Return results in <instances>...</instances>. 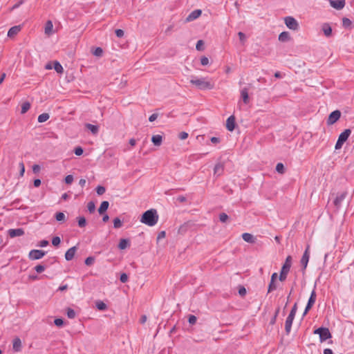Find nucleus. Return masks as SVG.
<instances>
[{
    "instance_id": "8fccbe9b",
    "label": "nucleus",
    "mask_w": 354,
    "mask_h": 354,
    "mask_svg": "<svg viewBox=\"0 0 354 354\" xmlns=\"http://www.w3.org/2000/svg\"><path fill=\"white\" fill-rule=\"evenodd\" d=\"M106 192V189L103 186H101V185H98L97 187H96V192L98 195H102L103 194H104Z\"/></svg>"
},
{
    "instance_id": "0eeeda50",
    "label": "nucleus",
    "mask_w": 354,
    "mask_h": 354,
    "mask_svg": "<svg viewBox=\"0 0 354 354\" xmlns=\"http://www.w3.org/2000/svg\"><path fill=\"white\" fill-rule=\"evenodd\" d=\"M341 117V112L339 110L333 111L330 113L327 120V124L332 125L335 124Z\"/></svg>"
},
{
    "instance_id": "6ab92c4d",
    "label": "nucleus",
    "mask_w": 354,
    "mask_h": 354,
    "mask_svg": "<svg viewBox=\"0 0 354 354\" xmlns=\"http://www.w3.org/2000/svg\"><path fill=\"white\" fill-rule=\"evenodd\" d=\"M322 30L326 37H329L332 35V28L328 23H324L322 25Z\"/></svg>"
},
{
    "instance_id": "c756f323",
    "label": "nucleus",
    "mask_w": 354,
    "mask_h": 354,
    "mask_svg": "<svg viewBox=\"0 0 354 354\" xmlns=\"http://www.w3.org/2000/svg\"><path fill=\"white\" fill-rule=\"evenodd\" d=\"M53 68L57 73L62 74L64 72V68L58 61L53 62Z\"/></svg>"
},
{
    "instance_id": "cd10ccee",
    "label": "nucleus",
    "mask_w": 354,
    "mask_h": 354,
    "mask_svg": "<svg viewBox=\"0 0 354 354\" xmlns=\"http://www.w3.org/2000/svg\"><path fill=\"white\" fill-rule=\"evenodd\" d=\"M129 245H130V242H129V239H121L119 242V244H118V248L120 250H124Z\"/></svg>"
},
{
    "instance_id": "72a5a7b5",
    "label": "nucleus",
    "mask_w": 354,
    "mask_h": 354,
    "mask_svg": "<svg viewBox=\"0 0 354 354\" xmlns=\"http://www.w3.org/2000/svg\"><path fill=\"white\" fill-rule=\"evenodd\" d=\"M96 308L100 310H105L107 308V306L102 301H97L95 303Z\"/></svg>"
},
{
    "instance_id": "a211bd4d",
    "label": "nucleus",
    "mask_w": 354,
    "mask_h": 354,
    "mask_svg": "<svg viewBox=\"0 0 354 354\" xmlns=\"http://www.w3.org/2000/svg\"><path fill=\"white\" fill-rule=\"evenodd\" d=\"M77 250V247L73 246L69 248L65 253V259L66 261H71L73 259L75 252Z\"/></svg>"
},
{
    "instance_id": "c9c22d12",
    "label": "nucleus",
    "mask_w": 354,
    "mask_h": 354,
    "mask_svg": "<svg viewBox=\"0 0 354 354\" xmlns=\"http://www.w3.org/2000/svg\"><path fill=\"white\" fill-rule=\"evenodd\" d=\"M78 226L80 227H84L86 225V220L84 216H79L77 218Z\"/></svg>"
},
{
    "instance_id": "393cba45",
    "label": "nucleus",
    "mask_w": 354,
    "mask_h": 354,
    "mask_svg": "<svg viewBox=\"0 0 354 354\" xmlns=\"http://www.w3.org/2000/svg\"><path fill=\"white\" fill-rule=\"evenodd\" d=\"M85 127L86 129L89 130L93 135H96L99 132V127L97 125H94L90 123H86Z\"/></svg>"
},
{
    "instance_id": "b1692460",
    "label": "nucleus",
    "mask_w": 354,
    "mask_h": 354,
    "mask_svg": "<svg viewBox=\"0 0 354 354\" xmlns=\"http://www.w3.org/2000/svg\"><path fill=\"white\" fill-rule=\"evenodd\" d=\"M109 206V203L106 201H102L100 204V207L98 208L97 211L100 214H104L106 213V210L108 209Z\"/></svg>"
},
{
    "instance_id": "69168bd1",
    "label": "nucleus",
    "mask_w": 354,
    "mask_h": 354,
    "mask_svg": "<svg viewBox=\"0 0 354 354\" xmlns=\"http://www.w3.org/2000/svg\"><path fill=\"white\" fill-rule=\"evenodd\" d=\"M188 137V133L187 132H185V131H182L179 133L178 135V138L180 139V140H185Z\"/></svg>"
},
{
    "instance_id": "7c9ffc66",
    "label": "nucleus",
    "mask_w": 354,
    "mask_h": 354,
    "mask_svg": "<svg viewBox=\"0 0 354 354\" xmlns=\"http://www.w3.org/2000/svg\"><path fill=\"white\" fill-rule=\"evenodd\" d=\"M342 26L344 28H345L346 29H351L352 28V22L348 18L344 17L342 19Z\"/></svg>"
},
{
    "instance_id": "5701e85b",
    "label": "nucleus",
    "mask_w": 354,
    "mask_h": 354,
    "mask_svg": "<svg viewBox=\"0 0 354 354\" xmlns=\"http://www.w3.org/2000/svg\"><path fill=\"white\" fill-rule=\"evenodd\" d=\"M21 30V27L20 26H12L11 27L8 32V37H14L15 35H17L18 32Z\"/></svg>"
},
{
    "instance_id": "3c124183",
    "label": "nucleus",
    "mask_w": 354,
    "mask_h": 354,
    "mask_svg": "<svg viewBox=\"0 0 354 354\" xmlns=\"http://www.w3.org/2000/svg\"><path fill=\"white\" fill-rule=\"evenodd\" d=\"M61 243V239L59 236H54L52 239V244L55 246V247H57L59 246V245Z\"/></svg>"
},
{
    "instance_id": "e2e57ef3",
    "label": "nucleus",
    "mask_w": 354,
    "mask_h": 354,
    "mask_svg": "<svg viewBox=\"0 0 354 354\" xmlns=\"http://www.w3.org/2000/svg\"><path fill=\"white\" fill-rule=\"evenodd\" d=\"M208 63H209V59L207 57L203 56L201 58V64L203 66H206L208 64Z\"/></svg>"
},
{
    "instance_id": "79ce46f5",
    "label": "nucleus",
    "mask_w": 354,
    "mask_h": 354,
    "mask_svg": "<svg viewBox=\"0 0 354 354\" xmlns=\"http://www.w3.org/2000/svg\"><path fill=\"white\" fill-rule=\"evenodd\" d=\"M122 222L118 217H116L115 218H114L113 227L115 228H120L122 227Z\"/></svg>"
},
{
    "instance_id": "a18cd8bd",
    "label": "nucleus",
    "mask_w": 354,
    "mask_h": 354,
    "mask_svg": "<svg viewBox=\"0 0 354 354\" xmlns=\"http://www.w3.org/2000/svg\"><path fill=\"white\" fill-rule=\"evenodd\" d=\"M54 324L57 327H62L64 326V319L62 318H56L54 320Z\"/></svg>"
},
{
    "instance_id": "bb28decb",
    "label": "nucleus",
    "mask_w": 354,
    "mask_h": 354,
    "mask_svg": "<svg viewBox=\"0 0 354 354\" xmlns=\"http://www.w3.org/2000/svg\"><path fill=\"white\" fill-rule=\"evenodd\" d=\"M53 24L50 20L46 21L45 24V34L50 35L53 33Z\"/></svg>"
},
{
    "instance_id": "4c0bfd02",
    "label": "nucleus",
    "mask_w": 354,
    "mask_h": 354,
    "mask_svg": "<svg viewBox=\"0 0 354 354\" xmlns=\"http://www.w3.org/2000/svg\"><path fill=\"white\" fill-rule=\"evenodd\" d=\"M276 171L279 174H284L285 172V167L283 163L279 162L276 165Z\"/></svg>"
},
{
    "instance_id": "680f3d73",
    "label": "nucleus",
    "mask_w": 354,
    "mask_h": 354,
    "mask_svg": "<svg viewBox=\"0 0 354 354\" xmlns=\"http://www.w3.org/2000/svg\"><path fill=\"white\" fill-rule=\"evenodd\" d=\"M115 35L119 38L122 37L124 34V31L122 29H116L115 30Z\"/></svg>"
},
{
    "instance_id": "7ed1b4c3",
    "label": "nucleus",
    "mask_w": 354,
    "mask_h": 354,
    "mask_svg": "<svg viewBox=\"0 0 354 354\" xmlns=\"http://www.w3.org/2000/svg\"><path fill=\"white\" fill-rule=\"evenodd\" d=\"M292 266V257L288 256L286 259L284 263L283 264L280 274L279 275V279L280 281H286L288 274L290 272Z\"/></svg>"
},
{
    "instance_id": "412c9836",
    "label": "nucleus",
    "mask_w": 354,
    "mask_h": 354,
    "mask_svg": "<svg viewBox=\"0 0 354 354\" xmlns=\"http://www.w3.org/2000/svg\"><path fill=\"white\" fill-rule=\"evenodd\" d=\"M12 348L15 352H19L21 350V341L19 337H15L13 339Z\"/></svg>"
},
{
    "instance_id": "2eb2a0df",
    "label": "nucleus",
    "mask_w": 354,
    "mask_h": 354,
    "mask_svg": "<svg viewBox=\"0 0 354 354\" xmlns=\"http://www.w3.org/2000/svg\"><path fill=\"white\" fill-rule=\"evenodd\" d=\"M202 14L201 10L196 9L193 10L186 18V21H192L198 18Z\"/></svg>"
},
{
    "instance_id": "ddd939ff",
    "label": "nucleus",
    "mask_w": 354,
    "mask_h": 354,
    "mask_svg": "<svg viewBox=\"0 0 354 354\" xmlns=\"http://www.w3.org/2000/svg\"><path fill=\"white\" fill-rule=\"evenodd\" d=\"M236 127V118L234 115H230L226 121V129L229 131H233Z\"/></svg>"
},
{
    "instance_id": "a878e982",
    "label": "nucleus",
    "mask_w": 354,
    "mask_h": 354,
    "mask_svg": "<svg viewBox=\"0 0 354 354\" xmlns=\"http://www.w3.org/2000/svg\"><path fill=\"white\" fill-rule=\"evenodd\" d=\"M279 40L281 42H286L290 40V35L288 32L283 31L279 35Z\"/></svg>"
},
{
    "instance_id": "bf43d9fd",
    "label": "nucleus",
    "mask_w": 354,
    "mask_h": 354,
    "mask_svg": "<svg viewBox=\"0 0 354 354\" xmlns=\"http://www.w3.org/2000/svg\"><path fill=\"white\" fill-rule=\"evenodd\" d=\"M19 168H20V176H23L25 172V166L23 162H19Z\"/></svg>"
},
{
    "instance_id": "774afa93",
    "label": "nucleus",
    "mask_w": 354,
    "mask_h": 354,
    "mask_svg": "<svg viewBox=\"0 0 354 354\" xmlns=\"http://www.w3.org/2000/svg\"><path fill=\"white\" fill-rule=\"evenodd\" d=\"M344 142L341 141L340 140L337 139V141L335 144V149H339L342 147V145H344Z\"/></svg>"
},
{
    "instance_id": "6e6552de",
    "label": "nucleus",
    "mask_w": 354,
    "mask_h": 354,
    "mask_svg": "<svg viewBox=\"0 0 354 354\" xmlns=\"http://www.w3.org/2000/svg\"><path fill=\"white\" fill-rule=\"evenodd\" d=\"M46 252L40 250H32L28 254V257L31 260H38L41 259L45 254Z\"/></svg>"
},
{
    "instance_id": "37998d69",
    "label": "nucleus",
    "mask_w": 354,
    "mask_h": 354,
    "mask_svg": "<svg viewBox=\"0 0 354 354\" xmlns=\"http://www.w3.org/2000/svg\"><path fill=\"white\" fill-rule=\"evenodd\" d=\"M197 50L202 51L204 50V41L201 39L198 40L196 45Z\"/></svg>"
},
{
    "instance_id": "9d476101",
    "label": "nucleus",
    "mask_w": 354,
    "mask_h": 354,
    "mask_svg": "<svg viewBox=\"0 0 354 354\" xmlns=\"http://www.w3.org/2000/svg\"><path fill=\"white\" fill-rule=\"evenodd\" d=\"M24 234L25 232L23 228L9 229L8 230V234L10 238L21 236L24 235Z\"/></svg>"
},
{
    "instance_id": "5fc2aeb1",
    "label": "nucleus",
    "mask_w": 354,
    "mask_h": 354,
    "mask_svg": "<svg viewBox=\"0 0 354 354\" xmlns=\"http://www.w3.org/2000/svg\"><path fill=\"white\" fill-rule=\"evenodd\" d=\"M297 303H295L293 305V306H292V309H291V310H290V312L288 315L295 317V314L297 313Z\"/></svg>"
},
{
    "instance_id": "1a4fd4ad",
    "label": "nucleus",
    "mask_w": 354,
    "mask_h": 354,
    "mask_svg": "<svg viewBox=\"0 0 354 354\" xmlns=\"http://www.w3.org/2000/svg\"><path fill=\"white\" fill-rule=\"evenodd\" d=\"M347 194L348 192L346 191H344L337 195L333 201V204L337 209H339L341 207L342 203L345 199Z\"/></svg>"
},
{
    "instance_id": "6e6d98bb",
    "label": "nucleus",
    "mask_w": 354,
    "mask_h": 354,
    "mask_svg": "<svg viewBox=\"0 0 354 354\" xmlns=\"http://www.w3.org/2000/svg\"><path fill=\"white\" fill-rule=\"evenodd\" d=\"M73 181V175H67L64 178V182L66 184L69 185L71 184Z\"/></svg>"
},
{
    "instance_id": "4d7b16f0",
    "label": "nucleus",
    "mask_w": 354,
    "mask_h": 354,
    "mask_svg": "<svg viewBox=\"0 0 354 354\" xmlns=\"http://www.w3.org/2000/svg\"><path fill=\"white\" fill-rule=\"evenodd\" d=\"M238 36H239V37L240 41H241L243 44H244V43H245V40H246V36H245V35L243 32H238Z\"/></svg>"
},
{
    "instance_id": "09e8293b",
    "label": "nucleus",
    "mask_w": 354,
    "mask_h": 354,
    "mask_svg": "<svg viewBox=\"0 0 354 354\" xmlns=\"http://www.w3.org/2000/svg\"><path fill=\"white\" fill-rule=\"evenodd\" d=\"M45 269H46V266L44 265H41V264L37 265L35 267V270L37 273H41L42 272H44L45 270Z\"/></svg>"
},
{
    "instance_id": "a19ab883",
    "label": "nucleus",
    "mask_w": 354,
    "mask_h": 354,
    "mask_svg": "<svg viewBox=\"0 0 354 354\" xmlns=\"http://www.w3.org/2000/svg\"><path fill=\"white\" fill-rule=\"evenodd\" d=\"M279 310H280V308H279V307H278V308L276 309V310H275V313H274V316H273V317L271 318V319H270V324L273 325V324H275L276 320H277V316H278V315H279Z\"/></svg>"
},
{
    "instance_id": "9b49d317",
    "label": "nucleus",
    "mask_w": 354,
    "mask_h": 354,
    "mask_svg": "<svg viewBox=\"0 0 354 354\" xmlns=\"http://www.w3.org/2000/svg\"><path fill=\"white\" fill-rule=\"evenodd\" d=\"M315 287L316 286H315L314 289L311 292L310 297H309V299L308 300V302H307V304H306L307 310H310L312 308V307L313 306V305L315 304V303L316 298H317V294H316V292H315Z\"/></svg>"
},
{
    "instance_id": "13d9d810",
    "label": "nucleus",
    "mask_w": 354,
    "mask_h": 354,
    "mask_svg": "<svg viewBox=\"0 0 354 354\" xmlns=\"http://www.w3.org/2000/svg\"><path fill=\"white\" fill-rule=\"evenodd\" d=\"M122 283H126L128 281V276L126 273H122L120 277Z\"/></svg>"
},
{
    "instance_id": "338daca9",
    "label": "nucleus",
    "mask_w": 354,
    "mask_h": 354,
    "mask_svg": "<svg viewBox=\"0 0 354 354\" xmlns=\"http://www.w3.org/2000/svg\"><path fill=\"white\" fill-rule=\"evenodd\" d=\"M344 142L341 141L340 140L337 139V141L335 144V149H339L342 147V145H344Z\"/></svg>"
},
{
    "instance_id": "052dcab7",
    "label": "nucleus",
    "mask_w": 354,
    "mask_h": 354,
    "mask_svg": "<svg viewBox=\"0 0 354 354\" xmlns=\"http://www.w3.org/2000/svg\"><path fill=\"white\" fill-rule=\"evenodd\" d=\"M246 289L245 288L244 286H240L239 289V294L240 295V296L241 297H243L246 295Z\"/></svg>"
},
{
    "instance_id": "39448f33",
    "label": "nucleus",
    "mask_w": 354,
    "mask_h": 354,
    "mask_svg": "<svg viewBox=\"0 0 354 354\" xmlns=\"http://www.w3.org/2000/svg\"><path fill=\"white\" fill-rule=\"evenodd\" d=\"M284 23L286 26L292 30H297L299 28L298 21L291 16H288L284 18Z\"/></svg>"
},
{
    "instance_id": "20e7f679",
    "label": "nucleus",
    "mask_w": 354,
    "mask_h": 354,
    "mask_svg": "<svg viewBox=\"0 0 354 354\" xmlns=\"http://www.w3.org/2000/svg\"><path fill=\"white\" fill-rule=\"evenodd\" d=\"M315 334L319 335L320 342H323L331 338V333L328 328L319 327L314 330Z\"/></svg>"
},
{
    "instance_id": "473e14b6",
    "label": "nucleus",
    "mask_w": 354,
    "mask_h": 354,
    "mask_svg": "<svg viewBox=\"0 0 354 354\" xmlns=\"http://www.w3.org/2000/svg\"><path fill=\"white\" fill-rule=\"evenodd\" d=\"M55 218L57 221L64 222L66 221V216L63 212H58L55 214Z\"/></svg>"
},
{
    "instance_id": "de8ad7c7",
    "label": "nucleus",
    "mask_w": 354,
    "mask_h": 354,
    "mask_svg": "<svg viewBox=\"0 0 354 354\" xmlns=\"http://www.w3.org/2000/svg\"><path fill=\"white\" fill-rule=\"evenodd\" d=\"M93 53L94 55L97 57H101L103 54V50L100 47H97Z\"/></svg>"
},
{
    "instance_id": "0e129e2a",
    "label": "nucleus",
    "mask_w": 354,
    "mask_h": 354,
    "mask_svg": "<svg viewBox=\"0 0 354 354\" xmlns=\"http://www.w3.org/2000/svg\"><path fill=\"white\" fill-rule=\"evenodd\" d=\"M48 244H49V242L47 240H42L39 243L37 246L41 247V248H44V247L47 246Z\"/></svg>"
},
{
    "instance_id": "603ef678",
    "label": "nucleus",
    "mask_w": 354,
    "mask_h": 354,
    "mask_svg": "<svg viewBox=\"0 0 354 354\" xmlns=\"http://www.w3.org/2000/svg\"><path fill=\"white\" fill-rule=\"evenodd\" d=\"M83 152H84V150H83L82 147H80V146L75 147L74 149L75 154L78 156L82 155Z\"/></svg>"
},
{
    "instance_id": "f8f14e48",
    "label": "nucleus",
    "mask_w": 354,
    "mask_h": 354,
    "mask_svg": "<svg viewBox=\"0 0 354 354\" xmlns=\"http://www.w3.org/2000/svg\"><path fill=\"white\" fill-rule=\"evenodd\" d=\"M225 169V163L222 162H218L214 168V175L216 176H220L223 174Z\"/></svg>"
},
{
    "instance_id": "58836bf2",
    "label": "nucleus",
    "mask_w": 354,
    "mask_h": 354,
    "mask_svg": "<svg viewBox=\"0 0 354 354\" xmlns=\"http://www.w3.org/2000/svg\"><path fill=\"white\" fill-rule=\"evenodd\" d=\"M277 289V285L275 281H270L268 287V292H271Z\"/></svg>"
},
{
    "instance_id": "f3484780",
    "label": "nucleus",
    "mask_w": 354,
    "mask_h": 354,
    "mask_svg": "<svg viewBox=\"0 0 354 354\" xmlns=\"http://www.w3.org/2000/svg\"><path fill=\"white\" fill-rule=\"evenodd\" d=\"M241 236H242V239L247 243H256L257 238L250 233L245 232V233L242 234Z\"/></svg>"
},
{
    "instance_id": "864d4df0",
    "label": "nucleus",
    "mask_w": 354,
    "mask_h": 354,
    "mask_svg": "<svg viewBox=\"0 0 354 354\" xmlns=\"http://www.w3.org/2000/svg\"><path fill=\"white\" fill-rule=\"evenodd\" d=\"M197 321V318L196 316L193 315H189V317H188V322L191 324V325H194L196 324Z\"/></svg>"
},
{
    "instance_id": "f257e3e1",
    "label": "nucleus",
    "mask_w": 354,
    "mask_h": 354,
    "mask_svg": "<svg viewBox=\"0 0 354 354\" xmlns=\"http://www.w3.org/2000/svg\"><path fill=\"white\" fill-rule=\"evenodd\" d=\"M158 221V214L156 209H151L145 212L140 218V221L148 226L155 225Z\"/></svg>"
},
{
    "instance_id": "f03ea898",
    "label": "nucleus",
    "mask_w": 354,
    "mask_h": 354,
    "mask_svg": "<svg viewBox=\"0 0 354 354\" xmlns=\"http://www.w3.org/2000/svg\"><path fill=\"white\" fill-rule=\"evenodd\" d=\"M190 83L195 85L200 90H211L214 88V84L207 81L206 78L204 77L196 78L193 77L190 80Z\"/></svg>"
},
{
    "instance_id": "f704fd0d",
    "label": "nucleus",
    "mask_w": 354,
    "mask_h": 354,
    "mask_svg": "<svg viewBox=\"0 0 354 354\" xmlns=\"http://www.w3.org/2000/svg\"><path fill=\"white\" fill-rule=\"evenodd\" d=\"M30 108V104L29 102H25L21 105V113H26Z\"/></svg>"
},
{
    "instance_id": "4be33fe9",
    "label": "nucleus",
    "mask_w": 354,
    "mask_h": 354,
    "mask_svg": "<svg viewBox=\"0 0 354 354\" xmlns=\"http://www.w3.org/2000/svg\"><path fill=\"white\" fill-rule=\"evenodd\" d=\"M351 133V130L349 129H346L339 134L338 139L340 140L341 141L345 142L347 140V139L348 138V137L350 136Z\"/></svg>"
},
{
    "instance_id": "c85d7f7f",
    "label": "nucleus",
    "mask_w": 354,
    "mask_h": 354,
    "mask_svg": "<svg viewBox=\"0 0 354 354\" xmlns=\"http://www.w3.org/2000/svg\"><path fill=\"white\" fill-rule=\"evenodd\" d=\"M151 142L155 146H160L162 142V137L160 135H154L151 138Z\"/></svg>"
},
{
    "instance_id": "dca6fc26",
    "label": "nucleus",
    "mask_w": 354,
    "mask_h": 354,
    "mask_svg": "<svg viewBox=\"0 0 354 354\" xmlns=\"http://www.w3.org/2000/svg\"><path fill=\"white\" fill-rule=\"evenodd\" d=\"M249 88L244 87L241 90V97L244 104H248L250 102L248 95Z\"/></svg>"
},
{
    "instance_id": "423d86ee",
    "label": "nucleus",
    "mask_w": 354,
    "mask_h": 354,
    "mask_svg": "<svg viewBox=\"0 0 354 354\" xmlns=\"http://www.w3.org/2000/svg\"><path fill=\"white\" fill-rule=\"evenodd\" d=\"M310 245H307L300 261L301 265L302 266V272H305L306 267L308 266V263L310 259Z\"/></svg>"
},
{
    "instance_id": "49530a36",
    "label": "nucleus",
    "mask_w": 354,
    "mask_h": 354,
    "mask_svg": "<svg viewBox=\"0 0 354 354\" xmlns=\"http://www.w3.org/2000/svg\"><path fill=\"white\" fill-rule=\"evenodd\" d=\"M229 217L227 214L223 212L219 214V220L221 223H225L228 220Z\"/></svg>"
},
{
    "instance_id": "2f4dec72",
    "label": "nucleus",
    "mask_w": 354,
    "mask_h": 354,
    "mask_svg": "<svg viewBox=\"0 0 354 354\" xmlns=\"http://www.w3.org/2000/svg\"><path fill=\"white\" fill-rule=\"evenodd\" d=\"M49 117H50V115L48 113H44L40 114L38 116L37 120L39 122L42 123V122H46V120H48L49 119Z\"/></svg>"
},
{
    "instance_id": "aec40b11",
    "label": "nucleus",
    "mask_w": 354,
    "mask_h": 354,
    "mask_svg": "<svg viewBox=\"0 0 354 354\" xmlns=\"http://www.w3.org/2000/svg\"><path fill=\"white\" fill-rule=\"evenodd\" d=\"M293 317L288 316L285 322V330L287 334H289L291 330V327L292 324V322L294 320Z\"/></svg>"
},
{
    "instance_id": "c03bdc74",
    "label": "nucleus",
    "mask_w": 354,
    "mask_h": 354,
    "mask_svg": "<svg viewBox=\"0 0 354 354\" xmlns=\"http://www.w3.org/2000/svg\"><path fill=\"white\" fill-rule=\"evenodd\" d=\"M94 261H95V257H87L85 259L84 263L86 266H90L93 264Z\"/></svg>"
},
{
    "instance_id": "4468645a",
    "label": "nucleus",
    "mask_w": 354,
    "mask_h": 354,
    "mask_svg": "<svg viewBox=\"0 0 354 354\" xmlns=\"http://www.w3.org/2000/svg\"><path fill=\"white\" fill-rule=\"evenodd\" d=\"M330 4L336 10H341L345 6V0H330Z\"/></svg>"
},
{
    "instance_id": "ea45409f",
    "label": "nucleus",
    "mask_w": 354,
    "mask_h": 354,
    "mask_svg": "<svg viewBox=\"0 0 354 354\" xmlns=\"http://www.w3.org/2000/svg\"><path fill=\"white\" fill-rule=\"evenodd\" d=\"M87 208L90 213H93L95 210V205L93 201H90L87 204Z\"/></svg>"
},
{
    "instance_id": "e433bc0d",
    "label": "nucleus",
    "mask_w": 354,
    "mask_h": 354,
    "mask_svg": "<svg viewBox=\"0 0 354 354\" xmlns=\"http://www.w3.org/2000/svg\"><path fill=\"white\" fill-rule=\"evenodd\" d=\"M66 310L67 317L69 319H74L75 317L76 313L73 309L71 308H67Z\"/></svg>"
}]
</instances>
